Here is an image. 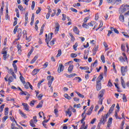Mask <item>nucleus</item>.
Listing matches in <instances>:
<instances>
[{
  "label": "nucleus",
  "instance_id": "nucleus-1",
  "mask_svg": "<svg viewBox=\"0 0 129 129\" xmlns=\"http://www.w3.org/2000/svg\"><path fill=\"white\" fill-rule=\"evenodd\" d=\"M128 7H129V6H128L127 5H122L120 7V8L119 9V10H118L119 13L120 14H123L124 12L128 10Z\"/></svg>",
  "mask_w": 129,
  "mask_h": 129
},
{
  "label": "nucleus",
  "instance_id": "nucleus-2",
  "mask_svg": "<svg viewBox=\"0 0 129 129\" xmlns=\"http://www.w3.org/2000/svg\"><path fill=\"white\" fill-rule=\"evenodd\" d=\"M105 92V90H101L99 94H98V97H99V103L100 104H102V99H101L102 97H103V95L104 94V92Z\"/></svg>",
  "mask_w": 129,
  "mask_h": 129
},
{
  "label": "nucleus",
  "instance_id": "nucleus-3",
  "mask_svg": "<svg viewBox=\"0 0 129 129\" xmlns=\"http://www.w3.org/2000/svg\"><path fill=\"white\" fill-rule=\"evenodd\" d=\"M33 119H31L30 121V124L31 126H32V127H36V125L34 124V123H36V122H38V120H37V116H34L33 117Z\"/></svg>",
  "mask_w": 129,
  "mask_h": 129
},
{
  "label": "nucleus",
  "instance_id": "nucleus-4",
  "mask_svg": "<svg viewBox=\"0 0 129 129\" xmlns=\"http://www.w3.org/2000/svg\"><path fill=\"white\" fill-rule=\"evenodd\" d=\"M47 80H48V87H51V85H52V83H53V81H54V77L51 76H48L47 77Z\"/></svg>",
  "mask_w": 129,
  "mask_h": 129
},
{
  "label": "nucleus",
  "instance_id": "nucleus-5",
  "mask_svg": "<svg viewBox=\"0 0 129 129\" xmlns=\"http://www.w3.org/2000/svg\"><path fill=\"white\" fill-rule=\"evenodd\" d=\"M120 70H121V73L122 76H124V75H125V73L126 71H127V66H125V67H121Z\"/></svg>",
  "mask_w": 129,
  "mask_h": 129
},
{
  "label": "nucleus",
  "instance_id": "nucleus-6",
  "mask_svg": "<svg viewBox=\"0 0 129 129\" xmlns=\"http://www.w3.org/2000/svg\"><path fill=\"white\" fill-rule=\"evenodd\" d=\"M59 30H60V25H59V23H58V22H56L55 29L54 30V34H55V35L58 33V32H59Z\"/></svg>",
  "mask_w": 129,
  "mask_h": 129
},
{
  "label": "nucleus",
  "instance_id": "nucleus-7",
  "mask_svg": "<svg viewBox=\"0 0 129 129\" xmlns=\"http://www.w3.org/2000/svg\"><path fill=\"white\" fill-rule=\"evenodd\" d=\"M8 73L12 75L14 79H17V75L15 74V72H14V70H13V69H10L8 71Z\"/></svg>",
  "mask_w": 129,
  "mask_h": 129
},
{
  "label": "nucleus",
  "instance_id": "nucleus-8",
  "mask_svg": "<svg viewBox=\"0 0 129 129\" xmlns=\"http://www.w3.org/2000/svg\"><path fill=\"white\" fill-rule=\"evenodd\" d=\"M102 79H103V75H100V76H99V77L97 79V84H101L100 82H101Z\"/></svg>",
  "mask_w": 129,
  "mask_h": 129
},
{
  "label": "nucleus",
  "instance_id": "nucleus-9",
  "mask_svg": "<svg viewBox=\"0 0 129 129\" xmlns=\"http://www.w3.org/2000/svg\"><path fill=\"white\" fill-rule=\"evenodd\" d=\"M64 70V67L62 64H60L59 65L58 68L57 69V72L58 73H61L62 71Z\"/></svg>",
  "mask_w": 129,
  "mask_h": 129
},
{
  "label": "nucleus",
  "instance_id": "nucleus-10",
  "mask_svg": "<svg viewBox=\"0 0 129 129\" xmlns=\"http://www.w3.org/2000/svg\"><path fill=\"white\" fill-rule=\"evenodd\" d=\"M22 105H23L25 110H26V111H30V109H29V106L28 104L22 103Z\"/></svg>",
  "mask_w": 129,
  "mask_h": 129
},
{
  "label": "nucleus",
  "instance_id": "nucleus-11",
  "mask_svg": "<svg viewBox=\"0 0 129 129\" xmlns=\"http://www.w3.org/2000/svg\"><path fill=\"white\" fill-rule=\"evenodd\" d=\"M74 68V66H73V64H70L68 69V72H69L70 73H72V71H73Z\"/></svg>",
  "mask_w": 129,
  "mask_h": 129
},
{
  "label": "nucleus",
  "instance_id": "nucleus-12",
  "mask_svg": "<svg viewBox=\"0 0 129 129\" xmlns=\"http://www.w3.org/2000/svg\"><path fill=\"white\" fill-rule=\"evenodd\" d=\"M73 31L75 34H77V35H79V30L78 29V28L76 26H74L73 28Z\"/></svg>",
  "mask_w": 129,
  "mask_h": 129
},
{
  "label": "nucleus",
  "instance_id": "nucleus-13",
  "mask_svg": "<svg viewBox=\"0 0 129 129\" xmlns=\"http://www.w3.org/2000/svg\"><path fill=\"white\" fill-rule=\"evenodd\" d=\"M19 112L20 113V114H21L22 117H24V118H27V115H26V114H24V112H23V111H22V110H19Z\"/></svg>",
  "mask_w": 129,
  "mask_h": 129
},
{
  "label": "nucleus",
  "instance_id": "nucleus-14",
  "mask_svg": "<svg viewBox=\"0 0 129 129\" xmlns=\"http://www.w3.org/2000/svg\"><path fill=\"white\" fill-rule=\"evenodd\" d=\"M100 122H101L103 123V124H104L105 122H106V119H105V117L102 116V118L100 120Z\"/></svg>",
  "mask_w": 129,
  "mask_h": 129
},
{
  "label": "nucleus",
  "instance_id": "nucleus-15",
  "mask_svg": "<svg viewBox=\"0 0 129 129\" xmlns=\"http://www.w3.org/2000/svg\"><path fill=\"white\" fill-rule=\"evenodd\" d=\"M53 35H54V34L53 33H50L48 34V43L49 42H50V41H51V40H52V38H53Z\"/></svg>",
  "mask_w": 129,
  "mask_h": 129
},
{
  "label": "nucleus",
  "instance_id": "nucleus-16",
  "mask_svg": "<svg viewBox=\"0 0 129 129\" xmlns=\"http://www.w3.org/2000/svg\"><path fill=\"white\" fill-rule=\"evenodd\" d=\"M66 115H69V117L72 115V112L70 111V109H68V110L66 111Z\"/></svg>",
  "mask_w": 129,
  "mask_h": 129
},
{
  "label": "nucleus",
  "instance_id": "nucleus-17",
  "mask_svg": "<svg viewBox=\"0 0 129 129\" xmlns=\"http://www.w3.org/2000/svg\"><path fill=\"white\" fill-rule=\"evenodd\" d=\"M40 71V70L38 69H35L33 71H32V75L35 76L36 74H38V72Z\"/></svg>",
  "mask_w": 129,
  "mask_h": 129
},
{
  "label": "nucleus",
  "instance_id": "nucleus-18",
  "mask_svg": "<svg viewBox=\"0 0 129 129\" xmlns=\"http://www.w3.org/2000/svg\"><path fill=\"white\" fill-rule=\"evenodd\" d=\"M8 82H9V85H10V84H11V82H14V78L13 77V76H10L9 78H8Z\"/></svg>",
  "mask_w": 129,
  "mask_h": 129
},
{
  "label": "nucleus",
  "instance_id": "nucleus-19",
  "mask_svg": "<svg viewBox=\"0 0 129 129\" xmlns=\"http://www.w3.org/2000/svg\"><path fill=\"white\" fill-rule=\"evenodd\" d=\"M121 83L123 88H125V83L123 79H122V77H121Z\"/></svg>",
  "mask_w": 129,
  "mask_h": 129
},
{
  "label": "nucleus",
  "instance_id": "nucleus-20",
  "mask_svg": "<svg viewBox=\"0 0 129 129\" xmlns=\"http://www.w3.org/2000/svg\"><path fill=\"white\" fill-rule=\"evenodd\" d=\"M18 35L17 36L18 38H21L22 37V29L19 28L18 30Z\"/></svg>",
  "mask_w": 129,
  "mask_h": 129
},
{
  "label": "nucleus",
  "instance_id": "nucleus-21",
  "mask_svg": "<svg viewBox=\"0 0 129 129\" xmlns=\"http://www.w3.org/2000/svg\"><path fill=\"white\" fill-rule=\"evenodd\" d=\"M20 79L21 81V82L23 84H25V78H24V77H23V76H22V74H21V73H20Z\"/></svg>",
  "mask_w": 129,
  "mask_h": 129
},
{
  "label": "nucleus",
  "instance_id": "nucleus-22",
  "mask_svg": "<svg viewBox=\"0 0 129 129\" xmlns=\"http://www.w3.org/2000/svg\"><path fill=\"white\" fill-rule=\"evenodd\" d=\"M43 102H44L43 101H41L40 102H39L38 105L36 106V108H41L42 107Z\"/></svg>",
  "mask_w": 129,
  "mask_h": 129
},
{
  "label": "nucleus",
  "instance_id": "nucleus-23",
  "mask_svg": "<svg viewBox=\"0 0 129 129\" xmlns=\"http://www.w3.org/2000/svg\"><path fill=\"white\" fill-rule=\"evenodd\" d=\"M38 55H35L34 58L30 62L31 64H33V63H35L37 59H38Z\"/></svg>",
  "mask_w": 129,
  "mask_h": 129
},
{
  "label": "nucleus",
  "instance_id": "nucleus-24",
  "mask_svg": "<svg viewBox=\"0 0 129 129\" xmlns=\"http://www.w3.org/2000/svg\"><path fill=\"white\" fill-rule=\"evenodd\" d=\"M17 49L19 54H21V52H22V46H21L20 44H18L17 45Z\"/></svg>",
  "mask_w": 129,
  "mask_h": 129
},
{
  "label": "nucleus",
  "instance_id": "nucleus-25",
  "mask_svg": "<svg viewBox=\"0 0 129 129\" xmlns=\"http://www.w3.org/2000/svg\"><path fill=\"white\" fill-rule=\"evenodd\" d=\"M12 65L14 67V72L17 73V72H18V67H17V64H16V63H13Z\"/></svg>",
  "mask_w": 129,
  "mask_h": 129
},
{
  "label": "nucleus",
  "instance_id": "nucleus-26",
  "mask_svg": "<svg viewBox=\"0 0 129 129\" xmlns=\"http://www.w3.org/2000/svg\"><path fill=\"white\" fill-rule=\"evenodd\" d=\"M119 19L121 22H124V17L123 16V15L120 14L119 17Z\"/></svg>",
  "mask_w": 129,
  "mask_h": 129
},
{
  "label": "nucleus",
  "instance_id": "nucleus-27",
  "mask_svg": "<svg viewBox=\"0 0 129 129\" xmlns=\"http://www.w3.org/2000/svg\"><path fill=\"white\" fill-rule=\"evenodd\" d=\"M114 106H115V104H113L112 105V106H111L109 110V112H110V113H111L112 112V111H113V110L114 109Z\"/></svg>",
  "mask_w": 129,
  "mask_h": 129
},
{
  "label": "nucleus",
  "instance_id": "nucleus-28",
  "mask_svg": "<svg viewBox=\"0 0 129 129\" xmlns=\"http://www.w3.org/2000/svg\"><path fill=\"white\" fill-rule=\"evenodd\" d=\"M74 80H75L76 81H77L78 80V82H81V81H82V79H81V78L79 77H76L74 79Z\"/></svg>",
  "mask_w": 129,
  "mask_h": 129
},
{
  "label": "nucleus",
  "instance_id": "nucleus-29",
  "mask_svg": "<svg viewBox=\"0 0 129 129\" xmlns=\"http://www.w3.org/2000/svg\"><path fill=\"white\" fill-rule=\"evenodd\" d=\"M45 41L48 47H49V48H51V46L49 45V41H48V35L47 34H45Z\"/></svg>",
  "mask_w": 129,
  "mask_h": 129
},
{
  "label": "nucleus",
  "instance_id": "nucleus-30",
  "mask_svg": "<svg viewBox=\"0 0 129 129\" xmlns=\"http://www.w3.org/2000/svg\"><path fill=\"white\" fill-rule=\"evenodd\" d=\"M98 49V46H96L95 47H94L93 49V55H95V54H96V51H97V50Z\"/></svg>",
  "mask_w": 129,
  "mask_h": 129
},
{
  "label": "nucleus",
  "instance_id": "nucleus-31",
  "mask_svg": "<svg viewBox=\"0 0 129 129\" xmlns=\"http://www.w3.org/2000/svg\"><path fill=\"white\" fill-rule=\"evenodd\" d=\"M110 30L112 31H114L116 34H119V32H118V30L116 29V28H114L113 27H110Z\"/></svg>",
  "mask_w": 129,
  "mask_h": 129
},
{
  "label": "nucleus",
  "instance_id": "nucleus-32",
  "mask_svg": "<svg viewBox=\"0 0 129 129\" xmlns=\"http://www.w3.org/2000/svg\"><path fill=\"white\" fill-rule=\"evenodd\" d=\"M96 89L98 91L101 89V84H97L96 85Z\"/></svg>",
  "mask_w": 129,
  "mask_h": 129
},
{
  "label": "nucleus",
  "instance_id": "nucleus-33",
  "mask_svg": "<svg viewBox=\"0 0 129 129\" xmlns=\"http://www.w3.org/2000/svg\"><path fill=\"white\" fill-rule=\"evenodd\" d=\"M80 69L81 70H89V68L88 67H80Z\"/></svg>",
  "mask_w": 129,
  "mask_h": 129
},
{
  "label": "nucleus",
  "instance_id": "nucleus-34",
  "mask_svg": "<svg viewBox=\"0 0 129 129\" xmlns=\"http://www.w3.org/2000/svg\"><path fill=\"white\" fill-rule=\"evenodd\" d=\"M76 93L78 95V96H79V97H81V98H84V95L81 94L79 92L76 91Z\"/></svg>",
  "mask_w": 129,
  "mask_h": 129
},
{
  "label": "nucleus",
  "instance_id": "nucleus-35",
  "mask_svg": "<svg viewBox=\"0 0 129 129\" xmlns=\"http://www.w3.org/2000/svg\"><path fill=\"white\" fill-rule=\"evenodd\" d=\"M44 81H45V80L42 79L41 81L38 82L37 84V87H38V88H40V87L41 86V84H42V83H43Z\"/></svg>",
  "mask_w": 129,
  "mask_h": 129
},
{
  "label": "nucleus",
  "instance_id": "nucleus-36",
  "mask_svg": "<svg viewBox=\"0 0 129 129\" xmlns=\"http://www.w3.org/2000/svg\"><path fill=\"white\" fill-rule=\"evenodd\" d=\"M56 41V38H53L52 41L50 42V45L51 46H53L54 44H55V42Z\"/></svg>",
  "mask_w": 129,
  "mask_h": 129
},
{
  "label": "nucleus",
  "instance_id": "nucleus-37",
  "mask_svg": "<svg viewBox=\"0 0 129 129\" xmlns=\"http://www.w3.org/2000/svg\"><path fill=\"white\" fill-rule=\"evenodd\" d=\"M103 44L105 48V51H107V50H108V45H107V44H106V42H104Z\"/></svg>",
  "mask_w": 129,
  "mask_h": 129
},
{
  "label": "nucleus",
  "instance_id": "nucleus-38",
  "mask_svg": "<svg viewBox=\"0 0 129 129\" xmlns=\"http://www.w3.org/2000/svg\"><path fill=\"white\" fill-rule=\"evenodd\" d=\"M9 114V108L6 107L5 109V115H8Z\"/></svg>",
  "mask_w": 129,
  "mask_h": 129
},
{
  "label": "nucleus",
  "instance_id": "nucleus-39",
  "mask_svg": "<svg viewBox=\"0 0 129 129\" xmlns=\"http://www.w3.org/2000/svg\"><path fill=\"white\" fill-rule=\"evenodd\" d=\"M101 60L103 63H105V57L104 55L101 56Z\"/></svg>",
  "mask_w": 129,
  "mask_h": 129
},
{
  "label": "nucleus",
  "instance_id": "nucleus-40",
  "mask_svg": "<svg viewBox=\"0 0 129 129\" xmlns=\"http://www.w3.org/2000/svg\"><path fill=\"white\" fill-rule=\"evenodd\" d=\"M122 100L123 102H126V101H127V100L126 99V96H125V94H123Z\"/></svg>",
  "mask_w": 129,
  "mask_h": 129
},
{
  "label": "nucleus",
  "instance_id": "nucleus-41",
  "mask_svg": "<svg viewBox=\"0 0 129 129\" xmlns=\"http://www.w3.org/2000/svg\"><path fill=\"white\" fill-rule=\"evenodd\" d=\"M64 97H65V98H67V99H68L69 100H70V99H71V97H70L67 94H64Z\"/></svg>",
  "mask_w": 129,
  "mask_h": 129
},
{
  "label": "nucleus",
  "instance_id": "nucleus-42",
  "mask_svg": "<svg viewBox=\"0 0 129 129\" xmlns=\"http://www.w3.org/2000/svg\"><path fill=\"white\" fill-rule=\"evenodd\" d=\"M61 54H62V50H61V49H59L58 50V53L56 55V57H60Z\"/></svg>",
  "mask_w": 129,
  "mask_h": 129
},
{
  "label": "nucleus",
  "instance_id": "nucleus-43",
  "mask_svg": "<svg viewBox=\"0 0 129 129\" xmlns=\"http://www.w3.org/2000/svg\"><path fill=\"white\" fill-rule=\"evenodd\" d=\"M78 46V43L76 42L75 45H73V48L75 50V51H77V46Z\"/></svg>",
  "mask_w": 129,
  "mask_h": 129
},
{
  "label": "nucleus",
  "instance_id": "nucleus-44",
  "mask_svg": "<svg viewBox=\"0 0 129 129\" xmlns=\"http://www.w3.org/2000/svg\"><path fill=\"white\" fill-rule=\"evenodd\" d=\"M107 86L108 87H111V86H112V83H111V80H109L108 81Z\"/></svg>",
  "mask_w": 129,
  "mask_h": 129
},
{
  "label": "nucleus",
  "instance_id": "nucleus-45",
  "mask_svg": "<svg viewBox=\"0 0 129 129\" xmlns=\"http://www.w3.org/2000/svg\"><path fill=\"white\" fill-rule=\"evenodd\" d=\"M121 49L122 51L124 52V51L125 50V45H124V44H121Z\"/></svg>",
  "mask_w": 129,
  "mask_h": 129
},
{
  "label": "nucleus",
  "instance_id": "nucleus-46",
  "mask_svg": "<svg viewBox=\"0 0 129 129\" xmlns=\"http://www.w3.org/2000/svg\"><path fill=\"white\" fill-rule=\"evenodd\" d=\"M85 120V117H84L81 120V123H82V125H85V121H84Z\"/></svg>",
  "mask_w": 129,
  "mask_h": 129
},
{
  "label": "nucleus",
  "instance_id": "nucleus-47",
  "mask_svg": "<svg viewBox=\"0 0 129 129\" xmlns=\"http://www.w3.org/2000/svg\"><path fill=\"white\" fill-rule=\"evenodd\" d=\"M4 108H5V104H3L0 107V112H3L4 111Z\"/></svg>",
  "mask_w": 129,
  "mask_h": 129
},
{
  "label": "nucleus",
  "instance_id": "nucleus-48",
  "mask_svg": "<svg viewBox=\"0 0 129 129\" xmlns=\"http://www.w3.org/2000/svg\"><path fill=\"white\" fill-rule=\"evenodd\" d=\"M23 38H25V39H26V36L27 37V31L23 30Z\"/></svg>",
  "mask_w": 129,
  "mask_h": 129
},
{
  "label": "nucleus",
  "instance_id": "nucleus-49",
  "mask_svg": "<svg viewBox=\"0 0 129 129\" xmlns=\"http://www.w3.org/2000/svg\"><path fill=\"white\" fill-rule=\"evenodd\" d=\"M82 27H83V28H85V29H88V28H89V26H88L87 24L84 23L83 24Z\"/></svg>",
  "mask_w": 129,
  "mask_h": 129
},
{
  "label": "nucleus",
  "instance_id": "nucleus-50",
  "mask_svg": "<svg viewBox=\"0 0 129 129\" xmlns=\"http://www.w3.org/2000/svg\"><path fill=\"white\" fill-rule=\"evenodd\" d=\"M9 118V116H6L3 117V122H5L6 120H7Z\"/></svg>",
  "mask_w": 129,
  "mask_h": 129
},
{
  "label": "nucleus",
  "instance_id": "nucleus-51",
  "mask_svg": "<svg viewBox=\"0 0 129 129\" xmlns=\"http://www.w3.org/2000/svg\"><path fill=\"white\" fill-rule=\"evenodd\" d=\"M71 57L72 58H76V57H77V54H76V53H72L71 54Z\"/></svg>",
  "mask_w": 129,
  "mask_h": 129
},
{
  "label": "nucleus",
  "instance_id": "nucleus-52",
  "mask_svg": "<svg viewBox=\"0 0 129 129\" xmlns=\"http://www.w3.org/2000/svg\"><path fill=\"white\" fill-rule=\"evenodd\" d=\"M31 9L32 10H34V9H35V1H32Z\"/></svg>",
  "mask_w": 129,
  "mask_h": 129
},
{
  "label": "nucleus",
  "instance_id": "nucleus-53",
  "mask_svg": "<svg viewBox=\"0 0 129 129\" xmlns=\"http://www.w3.org/2000/svg\"><path fill=\"white\" fill-rule=\"evenodd\" d=\"M88 26L90 27H93L94 25V21H91V23L88 24Z\"/></svg>",
  "mask_w": 129,
  "mask_h": 129
},
{
  "label": "nucleus",
  "instance_id": "nucleus-54",
  "mask_svg": "<svg viewBox=\"0 0 129 129\" xmlns=\"http://www.w3.org/2000/svg\"><path fill=\"white\" fill-rule=\"evenodd\" d=\"M106 72H107V67H106V66H104V75L106 76Z\"/></svg>",
  "mask_w": 129,
  "mask_h": 129
},
{
  "label": "nucleus",
  "instance_id": "nucleus-55",
  "mask_svg": "<svg viewBox=\"0 0 129 129\" xmlns=\"http://www.w3.org/2000/svg\"><path fill=\"white\" fill-rule=\"evenodd\" d=\"M77 75L76 74H71V75H69L68 76L69 78H72V77H73V76H76Z\"/></svg>",
  "mask_w": 129,
  "mask_h": 129
},
{
  "label": "nucleus",
  "instance_id": "nucleus-56",
  "mask_svg": "<svg viewBox=\"0 0 129 129\" xmlns=\"http://www.w3.org/2000/svg\"><path fill=\"white\" fill-rule=\"evenodd\" d=\"M104 108V107H103V106H102V107L100 108V110L98 112V114H99L100 112H101V111L103 110Z\"/></svg>",
  "mask_w": 129,
  "mask_h": 129
},
{
  "label": "nucleus",
  "instance_id": "nucleus-57",
  "mask_svg": "<svg viewBox=\"0 0 129 129\" xmlns=\"http://www.w3.org/2000/svg\"><path fill=\"white\" fill-rule=\"evenodd\" d=\"M119 60L120 62H122L123 61L125 62V60H124V58H123L122 56H120L119 57Z\"/></svg>",
  "mask_w": 129,
  "mask_h": 129
},
{
  "label": "nucleus",
  "instance_id": "nucleus-58",
  "mask_svg": "<svg viewBox=\"0 0 129 129\" xmlns=\"http://www.w3.org/2000/svg\"><path fill=\"white\" fill-rule=\"evenodd\" d=\"M97 66V60H96L93 64V67H96Z\"/></svg>",
  "mask_w": 129,
  "mask_h": 129
},
{
  "label": "nucleus",
  "instance_id": "nucleus-59",
  "mask_svg": "<svg viewBox=\"0 0 129 129\" xmlns=\"http://www.w3.org/2000/svg\"><path fill=\"white\" fill-rule=\"evenodd\" d=\"M20 94H21V95H27V94H28V92H24L22 91L20 93Z\"/></svg>",
  "mask_w": 129,
  "mask_h": 129
},
{
  "label": "nucleus",
  "instance_id": "nucleus-60",
  "mask_svg": "<svg viewBox=\"0 0 129 129\" xmlns=\"http://www.w3.org/2000/svg\"><path fill=\"white\" fill-rule=\"evenodd\" d=\"M18 9H19V10L20 11H24V8L23 7V6L22 5H19L18 6Z\"/></svg>",
  "mask_w": 129,
  "mask_h": 129
},
{
  "label": "nucleus",
  "instance_id": "nucleus-61",
  "mask_svg": "<svg viewBox=\"0 0 129 129\" xmlns=\"http://www.w3.org/2000/svg\"><path fill=\"white\" fill-rule=\"evenodd\" d=\"M60 14H61V9H57V13L56 14V17H58V16H59V15H60Z\"/></svg>",
  "mask_w": 129,
  "mask_h": 129
},
{
  "label": "nucleus",
  "instance_id": "nucleus-62",
  "mask_svg": "<svg viewBox=\"0 0 129 129\" xmlns=\"http://www.w3.org/2000/svg\"><path fill=\"white\" fill-rule=\"evenodd\" d=\"M54 112L55 115H56V116H58V109H55L54 110Z\"/></svg>",
  "mask_w": 129,
  "mask_h": 129
},
{
  "label": "nucleus",
  "instance_id": "nucleus-63",
  "mask_svg": "<svg viewBox=\"0 0 129 129\" xmlns=\"http://www.w3.org/2000/svg\"><path fill=\"white\" fill-rule=\"evenodd\" d=\"M71 11H72V12H74V13H77L78 12L77 10L74 9V8H71Z\"/></svg>",
  "mask_w": 129,
  "mask_h": 129
},
{
  "label": "nucleus",
  "instance_id": "nucleus-64",
  "mask_svg": "<svg viewBox=\"0 0 129 129\" xmlns=\"http://www.w3.org/2000/svg\"><path fill=\"white\" fill-rule=\"evenodd\" d=\"M70 36L71 37V40L72 41H74V40H75V38H74V36H73V35H72V34L70 33Z\"/></svg>",
  "mask_w": 129,
  "mask_h": 129
}]
</instances>
